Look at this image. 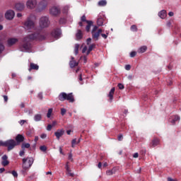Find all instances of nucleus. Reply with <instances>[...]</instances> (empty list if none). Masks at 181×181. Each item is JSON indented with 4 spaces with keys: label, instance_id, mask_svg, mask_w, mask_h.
<instances>
[{
    "label": "nucleus",
    "instance_id": "10",
    "mask_svg": "<svg viewBox=\"0 0 181 181\" xmlns=\"http://www.w3.org/2000/svg\"><path fill=\"white\" fill-rule=\"evenodd\" d=\"M37 6V0H28L26 2V6L28 9H35Z\"/></svg>",
    "mask_w": 181,
    "mask_h": 181
},
{
    "label": "nucleus",
    "instance_id": "45",
    "mask_svg": "<svg viewBox=\"0 0 181 181\" xmlns=\"http://www.w3.org/2000/svg\"><path fill=\"white\" fill-rule=\"evenodd\" d=\"M136 56V52L133 51L130 53V57H135Z\"/></svg>",
    "mask_w": 181,
    "mask_h": 181
},
{
    "label": "nucleus",
    "instance_id": "54",
    "mask_svg": "<svg viewBox=\"0 0 181 181\" xmlns=\"http://www.w3.org/2000/svg\"><path fill=\"white\" fill-rule=\"evenodd\" d=\"M125 70H131V65H129V64L126 65Z\"/></svg>",
    "mask_w": 181,
    "mask_h": 181
},
{
    "label": "nucleus",
    "instance_id": "47",
    "mask_svg": "<svg viewBox=\"0 0 181 181\" xmlns=\"http://www.w3.org/2000/svg\"><path fill=\"white\" fill-rule=\"evenodd\" d=\"M66 109H64V108L61 109V115H64L66 114Z\"/></svg>",
    "mask_w": 181,
    "mask_h": 181
},
{
    "label": "nucleus",
    "instance_id": "18",
    "mask_svg": "<svg viewBox=\"0 0 181 181\" xmlns=\"http://www.w3.org/2000/svg\"><path fill=\"white\" fill-rule=\"evenodd\" d=\"M180 119V117L178 115H175L171 117V118L170 119V122H171L173 125H175V124H176V122H177V121H179Z\"/></svg>",
    "mask_w": 181,
    "mask_h": 181
},
{
    "label": "nucleus",
    "instance_id": "12",
    "mask_svg": "<svg viewBox=\"0 0 181 181\" xmlns=\"http://www.w3.org/2000/svg\"><path fill=\"white\" fill-rule=\"evenodd\" d=\"M5 18L8 21H12L15 18V11L13 10H8L5 13Z\"/></svg>",
    "mask_w": 181,
    "mask_h": 181
},
{
    "label": "nucleus",
    "instance_id": "60",
    "mask_svg": "<svg viewBox=\"0 0 181 181\" xmlns=\"http://www.w3.org/2000/svg\"><path fill=\"white\" fill-rule=\"evenodd\" d=\"M122 138H123L122 134L119 135L118 136V141H122Z\"/></svg>",
    "mask_w": 181,
    "mask_h": 181
},
{
    "label": "nucleus",
    "instance_id": "46",
    "mask_svg": "<svg viewBox=\"0 0 181 181\" xmlns=\"http://www.w3.org/2000/svg\"><path fill=\"white\" fill-rule=\"evenodd\" d=\"M117 87H119V90H124V87L122 83H118Z\"/></svg>",
    "mask_w": 181,
    "mask_h": 181
},
{
    "label": "nucleus",
    "instance_id": "44",
    "mask_svg": "<svg viewBox=\"0 0 181 181\" xmlns=\"http://www.w3.org/2000/svg\"><path fill=\"white\" fill-rule=\"evenodd\" d=\"M4 49H5V47L4 46V45L0 44V54L1 53H2V52H4Z\"/></svg>",
    "mask_w": 181,
    "mask_h": 181
},
{
    "label": "nucleus",
    "instance_id": "32",
    "mask_svg": "<svg viewBox=\"0 0 181 181\" xmlns=\"http://www.w3.org/2000/svg\"><path fill=\"white\" fill-rule=\"evenodd\" d=\"M78 49H80V45L76 44L74 47V54L76 56L78 54Z\"/></svg>",
    "mask_w": 181,
    "mask_h": 181
},
{
    "label": "nucleus",
    "instance_id": "62",
    "mask_svg": "<svg viewBox=\"0 0 181 181\" xmlns=\"http://www.w3.org/2000/svg\"><path fill=\"white\" fill-rule=\"evenodd\" d=\"M4 170H5L4 168H0V173H4Z\"/></svg>",
    "mask_w": 181,
    "mask_h": 181
},
{
    "label": "nucleus",
    "instance_id": "48",
    "mask_svg": "<svg viewBox=\"0 0 181 181\" xmlns=\"http://www.w3.org/2000/svg\"><path fill=\"white\" fill-rule=\"evenodd\" d=\"M52 128H53V126L52 124H48L47 127V131H52Z\"/></svg>",
    "mask_w": 181,
    "mask_h": 181
},
{
    "label": "nucleus",
    "instance_id": "49",
    "mask_svg": "<svg viewBox=\"0 0 181 181\" xmlns=\"http://www.w3.org/2000/svg\"><path fill=\"white\" fill-rule=\"evenodd\" d=\"M102 37H103V39H107L108 37V33H107L106 34H101Z\"/></svg>",
    "mask_w": 181,
    "mask_h": 181
},
{
    "label": "nucleus",
    "instance_id": "27",
    "mask_svg": "<svg viewBox=\"0 0 181 181\" xmlns=\"http://www.w3.org/2000/svg\"><path fill=\"white\" fill-rule=\"evenodd\" d=\"M98 26H103L104 25V18L103 17H99L97 21Z\"/></svg>",
    "mask_w": 181,
    "mask_h": 181
},
{
    "label": "nucleus",
    "instance_id": "5",
    "mask_svg": "<svg viewBox=\"0 0 181 181\" xmlns=\"http://www.w3.org/2000/svg\"><path fill=\"white\" fill-rule=\"evenodd\" d=\"M98 29V27L97 25H94L91 34H92V37L93 39H95V40H98V38L100 37V35L103 33V30L102 29ZM98 30V31H97Z\"/></svg>",
    "mask_w": 181,
    "mask_h": 181
},
{
    "label": "nucleus",
    "instance_id": "16",
    "mask_svg": "<svg viewBox=\"0 0 181 181\" xmlns=\"http://www.w3.org/2000/svg\"><path fill=\"white\" fill-rule=\"evenodd\" d=\"M16 11H23L25 9V4L23 3H17L15 5Z\"/></svg>",
    "mask_w": 181,
    "mask_h": 181
},
{
    "label": "nucleus",
    "instance_id": "42",
    "mask_svg": "<svg viewBox=\"0 0 181 181\" xmlns=\"http://www.w3.org/2000/svg\"><path fill=\"white\" fill-rule=\"evenodd\" d=\"M69 8H70V6H65L63 8L64 13H67V12L69 11Z\"/></svg>",
    "mask_w": 181,
    "mask_h": 181
},
{
    "label": "nucleus",
    "instance_id": "1",
    "mask_svg": "<svg viewBox=\"0 0 181 181\" xmlns=\"http://www.w3.org/2000/svg\"><path fill=\"white\" fill-rule=\"evenodd\" d=\"M47 39V33H35L30 35H27L23 39V44L19 46V49L21 52H30V49H32V45L29 42L31 40H46Z\"/></svg>",
    "mask_w": 181,
    "mask_h": 181
},
{
    "label": "nucleus",
    "instance_id": "25",
    "mask_svg": "<svg viewBox=\"0 0 181 181\" xmlns=\"http://www.w3.org/2000/svg\"><path fill=\"white\" fill-rule=\"evenodd\" d=\"M158 16L161 18V19H165V18H166L167 14H166V11L165 10H162L158 13Z\"/></svg>",
    "mask_w": 181,
    "mask_h": 181
},
{
    "label": "nucleus",
    "instance_id": "53",
    "mask_svg": "<svg viewBox=\"0 0 181 181\" xmlns=\"http://www.w3.org/2000/svg\"><path fill=\"white\" fill-rule=\"evenodd\" d=\"M25 122H26V120L22 119L20 120L19 124L22 126L25 124Z\"/></svg>",
    "mask_w": 181,
    "mask_h": 181
},
{
    "label": "nucleus",
    "instance_id": "21",
    "mask_svg": "<svg viewBox=\"0 0 181 181\" xmlns=\"http://www.w3.org/2000/svg\"><path fill=\"white\" fill-rule=\"evenodd\" d=\"M114 93H115V88H112V89L110 90V91L109 92V94L107 95V97H109V98H110V103L112 102V100L114 98Z\"/></svg>",
    "mask_w": 181,
    "mask_h": 181
},
{
    "label": "nucleus",
    "instance_id": "19",
    "mask_svg": "<svg viewBox=\"0 0 181 181\" xmlns=\"http://www.w3.org/2000/svg\"><path fill=\"white\" fill-rule=\"evenodd\" d=\"M69 66L71 69H74V67H76V66H78V62H76L74 60V57H71V61L69 62Z\"/></svg>",
    "mask_w": 181,
    "mask_h": 181
},
{
    "label": "nucleus",
    "instance_id": "43",
    "mask_svg": "<svg viewBox=\"0 0 181 181\" xmlns=\"http://www.w3.org/2000/svg\"><path fill=\"white\" fill-rule=\"evenodd\" d=\"M68 159H69V160H70L71 162H73V154H72L71 153H69Z\"/></svg>",
    "mask_w": 181,
    "mask_h": 181
},
{
    "label": "nucleus",
    "instance_id": "29",
    "mask_svg": "<svg viewBox=\"0 0 181 181\" xmlns=\"http://www.w3.org/2000/svg\"><path fill=\"white\" fill-rule=\"evenodd\" d=\"M94 47H95V44H92L89 46L88 51L86 52L87 56H88V54H90V52H91L93 51V49H94Z\"/></svg>",
    "mask_w": 181,
    "mask_h": 181
},
{
    "label": "nucleus",
    "instance_id": "4",
    "mask_svg": "<svg viewBox=\"0 0 181 181\" xmlns=\"http://www.w3.org/2000/svg\"><path fill=\"white\" fill-rule=\"evenodd\" d=\"M0 145L1 146H6L7 148V151L9 152L18 145V143H16L13 139H9L6 141H0Z\"/></svg>",
    "mask_w": 181,
    "mask_h": 181
},
{
    "label": "nucleus",
    "instance_id": "52",
    "mask_svg": "<svg viewBox=\"0 0 181 181\" xmlns=\"http://www.w3.org/2000/svg\"><path fill=\"white\" fill-rule=\"evenodd\" d=\"M47 137V134H41V136H40V138H42V139H46Z\"/></svg>",
    "mask_w": 181,
    "mask_h": 181
},
{
    "label": "nucleus",
    "instance_id": "24",
    "mask_svg": "<svg viewBox=\"0 0 181 181\" xmlns=\"http://www.w3.org/2000/svg\"><path fill=\"white\" fill-rule=\"evenodd\" d=\"M76 37L77 40H81V39H83V32L81 31V30H77Z\"/></svg>",
    "mask_w": 181,
    "mask_h": 181
},
{
    "label": "nucleus",
    "instance_id": "28",
    "mask_svg": "<svg viewBox=\"0 0 181 181\" xmlns=\"http://www.w3.org/2000/svg\"><path fill=\"white\" fill-rule=\"evenodd\" d=\"M34 121H35V122H39V121H42V115L40 114L35 115Z\"/></svg>",
    "mask_w": 181,
    "mask_h": 181
},
{
    "label": "nucleus",
    "instance_id": "7",
    "mask_svg": "<svg viewBox=\"0 0 181 181\" xmlns=\"http://www.w3.org/2000/svg\"><path fill=\"white\" fill-rule=\"evenodd\" d=\"M23 160V165L25 168H32V165H33V163L35 162V159L32 157H27L22 159Z\"/></svg>",
    "mask_w": 181,
    "mask_h": 181
},
{
    "label": "nucleus",
    "instance_id": "59",
    "mask_svg": "<svg viewBox=\"0 0 181 181\" xmlns=\"http://www.w3.org/2000/svg\"><path fill=\"white\" fill-rule=\"evenodd\" d=\"M86 43H87V45H90V43H91V38H88L86 40Z\"/></svg>",
    "mask_w": 181,
    "mask_h": 181
},
{
    "label": "nucleus",
    "instance_id": "9",
    "mask_svg": "<svg viewBox=\"0 0 181 181\" xmlns=\"http://www.w3.org/2000/svg\"><path fill=\"white\" fill-rule=\"evenodd\" d=\"M51 36L54 39H59V37L62 36V30L59 28L54 29L51 33Z\"/></svg>",
    "mask_w": 181,
    "mask_h": 181
},
{
    "label": "nucleus",
    "instance_id": "36",
    "mask_svg": "<svg viewBox=\"0 0 181 181\" xmlns=\"http://www.w3.org/2000/svg\"><path fill=\"white\" fill-rule=\"evenodd\" d=\"M130 30H132V32H138V27H136V25H132L130 28Z\"/></svg>",
    "mask_w": 181,
    "mask_h": 181
},
{
    "label": "nucleus",
    "instance_id": "38",
    "mask_svg": "<svg viewBox=\"0 0 181 181\" xmlns=\"http://www.w3.org/2000/svg\"><path fill=\"white\" fill-rule=\"evenodd\" d=\"M40 150L42 151V152H46L47 151V147L45 145L43 146H40Z\"/></svg>",
    "mask_w": 181,
    "mask_h": 181
},
{
    "label": "nucleus",
    "instance_id": "61",
    "mask_svg": "<svg viewBox=\"0 0 181 181\" xmlns=\"http://www.w3.org/2000/svg\"><path fill=\"white\" fill-rule=\"evenodd\" d=\"M168 181H177V180L173 179L172 177H168Z\"/></svg>",
    "mask_w": 181,
    "mask_h": 181
},
{
    "label": "nucleus",
    "instance_id": "64",
    "mask_svg": "<svg viewBox=\"0 0 181 181\" xmlns=\"http://www.w3.org/2000/svg\"><path fill=\"white\" fill-rule=\"evenodd\" d=\"M168 15H169L170 16H173L174 13H173V12L170 11V12L168 13Z\"/></svg>",
    "mask_w": 181,
    "mask_h": 181
},
{
    "label": "nucleus",
    "instance_id": "17",
    "mask_svg": "<svg viewBox=\"0 0 181 181\" xmlns=\"http://www.w3.org/2000/svg\"><path fill=\"white\" fill-rule=\"evenodd\" d=\"M1 159H2V162H1L2 166H8L9 165V161L8 160V156L4 155Z\"/></svg>",
    "mask_w": 181,
    "mask_h": 181
},
{
    "label": "nucleus",
    "instance_id": "40",
    "mask_svg": "<svg viewBox=\"0 0 181 181\" xmlns=\"http://www.w3.org/2000/svg\"><path fill=\"white\" fill-rule=\"evenodd\" d=\"M81 22H90V21L87 20V18L86 17V15H83V16L81 17Z\"/></svg>",
    "mask_w": 181,
    "mask_h": 181
},
{
    "label": "nucleus",
    "instance_id": "51",
    "mask_svg": "<svg viewBox=\"0 0 181 181\" xmlns=\"http://www.w3.org/2000/svg\"><path fill=\"white\" fill-rule=\"evenodd\" d=\"M59 23H61V24L66 23V19L60 18Z\"/></svg>",
    "mask_w": 181,
    "mask_h": 181
},
{
    "label": "nucleus",
    "instance_id": "58",
    "mask_svg": "<svg viewBox=\"0 0 181 181\" xmlns=\"http://www.w3.org/2000/svg\"><path fill=\"white\" fill-rule=\"evenodd\" d=\"M86 52H87V46H85L82 49V53H85Z\"/></svg>",
    "mask_w": 181,
    "mask_h": 181
},
{
    "label": "nucleus",
    "instance_id": "63",
    "mask_svg": "<svg viewBox=\"0 0 181 181\" xmlns=\"http://www.w3.org/2000/svg\"><path fill=\"white\" fill-rule=\"evenodd\" d=\"M138 156H139L138 153H135L133 155V158H138Z\"/></svg>",
    "mask_w": 181,
    "mask_h": 181
},
{
    "label": "nucleus",
    "instance_id": "11",
    "mask_svg": "<svg viewBox=\"0 0 181 181\" xmlns=\"http://www.w3.org/2000/svg\"><path fill=\"white\" fill-rule=\"evenodd\" d=\"M49 13L53 16H57V15H60V8H59V7L57 6H52L49 9Z\"/></svg>",
    "mask_w": 181,
    "mask_h": 181
},
{
    "label": "nucleus",
    "instance_id": "30",
    "mask_svg": "<svg viewBox=\"0 0 181 181\" xmlns=\"http://www.w3.org/2000/svg\"><path fill=\"white\" fill-rule=\"evenodd\" d=\"M98 6H105L107 5V1L106 0H100L98 3Z\"/></svg>",
    "mask_w": 181,
    "mask_h": 181
},
{
    "label": "nucleus",
    "instance_id": "23",
    "mask_svg": "<svg viewBox=\"0 0 181 181\" xmlns=\"http://www.w3.org/2000/svg\"><path fill=\"white\" fill-rule=\"evenodd\" d=\"M32 70H39V65L35 64L34 63H30L28 71H32Z\"/></svg>",
    "mask_w": 181,
    "mask_h": 181
},
{
    "label": "nucleus",
    "instance_id": "14",
    "mask_svg": "<svg viewBox=\"0 0 181 181\" xmlns=\"http://www.w3.org/2000/svg\"><path fill=\"white\" fill-rule=\"evenodd\" d=\"M65 169L66 171V175H68V176H70L71 177H74V173H71V170L70 169V167H69V162H66Z\"/></svg>",
    "mask_w": 181,
    "mask_h": 181
},
{
    "label": "nucleus",
    "instance_id": "55",
    "mask_svg": "<svg viewBox=\"0 0 181 181\" xmlns=\"http://www.w3.org/2000/svg\"><path fill=\"white\" fill-rule=\"evenodd\" d=\"M19 155L21 156H23L25 155V150H22L20 151Z\"/></svg>",
    "mask_w": 181,
    "mask_h": 181
},
{
    "label": "nucleus",
    "instance_id": "37",
    "mask_svg": "<svg viewBox=\"0 0 181 181\" xmlns=\"http://www.w3.org/2000/svg\"><path fill=\"white\" fill-rule=\"evenodd\" d=\"M6 173H11L14 177H18V173L16 170L8 171Z\"/></svg>",
    "mask_w": 181,
    "mask_h": 181
},
{
    "label": "nucleus",
    "instance_id": "8",
    "mask_svg": "<svg viewBox=\"0 0 181 181\" xmlns=\"http://www.w3.org/2000/svg\"><path fill=\"white\" fill-rule=\"evenodd\" d=\"M47 7V1L42 0L39 2L37 5V11L38 12H42V11H45L46 8Z\"/></svg>",
    "mask_w": 181,
    "mask_h": 181
},
{
    "label": "nucleus",
    "instance_id": "15",
    "mask_svg": "<svg viewBox=\"0 0 181 181\" xmlns=\"http://www.w3.org/2000/svg\"><path fill=\"white\" fill-rule=\"evenodd\" d=\"M17 42H18L17 38H8L7 40V45L9 47H11V46H13L15 43H17Z\"/></svg>",
    "mask_w": 181,
    "mask_h": 181
},
{
    "label": "nucleus",
    "instance_id": "26",
    "mask_svg": "<svg viewBox=\"0 0 181 181\" xmlns=\"http://www.w3.org/2000/svg\"><path fill=\"white\" fill-rule=\"evenodd\" d=\"M86 23L88 24L86 27V32H90V29H91V26H93V21H86Z\"/></svg>",
    "mask_w": 181,
    "mask_h": 181
},
{
    "label": "nucleus",
    "instance_id": "3",
    "mask_svg": "<svg viewBox=\"0 0 181 181\" xmlns=\"http://www.w3.org/2000/svg\"><path fill=\"white\" fill-rule=\"evenodd\" d=\"M59 101H69V103H73L74 101V95L73 93H66L64 92L61 93L58 96Z\"/></svg>",
    "mask_w": 181,
    "mask_h": 181
},
{
    "label": "nucleus",
    "instance_id": "6",
    "mask_svg": "<svg viewBox=\"0 0 181 181\" xmlns=\"http://www.w3.org/2000/svg\"><path fill=\"white\" fill-rule=\"evenodd\" d=\"M40 27L42 29L44 28H47L50 25V21H49V17L47 16H42L40 18Z\"/></svg>",
    "mask_w": 181,
    "mask_h": 181
},
{
    "label": "nucleus",
    "instance_id": "22",
    "mask_svg": "<svg viewBox=\"0 0 181 181\" xmlns=\"http://www.w3.org/2000/svg\"><path fill=\"white\" fill-rule=\"evenodd\" d=\"M30 169V168H29L28 167H25L22 165V170H21V175H23L24 176H27L28 172H29Z\"/></svg>",
    "mask_w": 181,
    "mask_h": 181
},
{
    "label": "nucleus",
    "instance_id": "31",
    "mask_svg": "<svg viewBox=\"0 0 181 181\" xmlns=\"http://www.w3.org/2000/svg\"><path fill=\"white\" fill-rule=\"evenodd\" d=\"M148 47L146 46H142L141 47L138 52L139 53H145L146 50H147Z\"/></svg>",
    "mask_w": 181,
    "mask_h": 181
},
{
    "label": "nucleus",
    "instance_id": "13",
    "mask_svg": "<svg viewBox=\"0 0 181 181\" xmlns=\"http://www.w3.org/2000/svg\"><path fill=\"white\" fill-rule=\"evenodd\" d=\"M54 135L57 138V139H60L61 136H63L64 135V129H58L57 132H54Z\"/></svg>",
    "mask_w": 181,
    "mask_h": 181
},
{
    "label": "nucleus",
    "instance_id": "39",
    "mask_svg": "<svg viewBox=\"0 0 181 181\" xmlns=\"http://www.w3.org/2000/svg\"><path fill=\"white\" fill-rule=\"evenodd\" d=\"M52 112H53V109L52 108H49L48 110V112H47V118H50V117H52Z\"/></svg>",
    "mask_w": 181,
    "mask_h": 181
},
{
    "label": "nucleus",
    "instance_id": "57",
    "mask_svg": "<svg viewBox=\"0 0 181 181\" xmlns=\"http://www.w3.org/2000/svg\"><path fill=\"white\" fill-rule=\"evenodd\" d=\"M59 153H61V155H64V153L63 152V148L62 147H59Z\"/></svg>",
    "mask_w": 181,
    "mask_h": 181
},
{
    "label": "nucleus",
    "instance_id": "50",
    "mask_svg": "<svg viewBox=\"0 0 181 181\" xmlns=\"http://www.w3.org/2000/svg\"><path fill=\"white\" fill-rule=\"evenodd\" d=\"M37 97L38 98H40V100H43V93H38Z\"/></svg>",
    "mask_w": 181,
    "mask_h": 181
},
{
    "label": "nucleus",
    "instance_id": "41",
    "mask_svg": "<svg viewBox=\"0 0 181 181\" xmlns=\"http://www.w3.org/2000/svg\"><path fill=\"white\" fill-rule=\"evenodd\" d=\"M77 144V139H74L71 141V148H74V146Z\"/></svg>",
    "mask_w": 181,
    "mask_h": 181
},
{
    "label": "nucleus",
    "instance_id": "20",
    "mask_svg": "<svg viewBox=\"0 0 181 181\" xmlns=\"http://www.w3.org/2000/svg\"><path fill=\"white\" fill-rule=\"evenodd\" d=\"M16 144H21L25 141V137L22 134H18L16 137Z\"/></svg>",
    "mask_w": 181,
    "mask_h": 181
},
{
    "label": "nucleus",
    "instance_id": "34",
    "mask_svg": "<svg viewBox=\"0 0 181 181\" xmlns=\"http://www.w3.org/2000/svg\"><path fill=\"white\" fill-rule=\"evenodd\" d=\"M159 144V139H154L153 140V141H152V146H153V147H155V146H157V145H158Z\"/></svg>",
    "mask_w": 181,
    "mask_h": 181
},
{
    "label": "nucleus",
    "instance_id": "2",
    "mask_svg": "<svg viewBox=\"0 0 181 181\" xmlns=\"http://www.w3.org/2000/svg\"><path fill=\"white\" fill-rule=\"evenodd\" d=\"M36 16L33 14H30L29 17L27 18V20L23 23V28L25 30H32L35 28V21Z\"/></svg>",
    "mask_w": 181,
    "mask_h": 181
},
{
    "label": "nucleus",
    "instance_id": "35",
    "mask_svg": "<svg viewBox=\"0 0 181 181\" xmlns=\"http://www.w3.org/2000/svg\"><path fill=\"white\" fill-rule=\"evenodd\" d=\"M22 149H25L26 148L27 149L30 148V144L29 143H23L21 146Z\"/></svg>",
    "mask_w": 181,
    "mask_h": 181
},
{
    "label": "nucleus",
    "instance_id": "56",
    "mask_svg": "<svg viewBox=\"0 0 181 181\" xmlns=\"http://www.w3.org/2000/svg\"><path fill=\"white\" fill-rule=\"evenodd\" d=\"M4 100L5 103H8V96L6 95H3Z\"/></svg>",
    "mask_w": 181,
    "mask_h": 181
},
{
    "label": "nucleus",
    "instance_id": "33",
    "mask_svg": "<svg viewBox=\"0 0 181 181\" xmlns=\"http://www.w3.org/2000/svg\"><path fill=\"white\" fill-rule=\"evenodd\" d=\"M114 173H115V168L106 171V174L107 175V176H111V175H114Z\"/></svg>",
    "mask_w": 181,
    "mask_h": 181
}]
</instances>
